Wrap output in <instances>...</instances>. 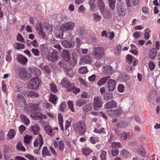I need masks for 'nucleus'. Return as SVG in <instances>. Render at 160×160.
Masks as SVG:
<instances>
[{"mask_svg": "<svg viewBox=\"0 0 160 160\" xmlns=\"http://www.w3.org/2000/svg\"><path fill=\"white\" fill-rule=\"evenodd\" d=\"M113 98V95L111 93H108L104 96V99L106 101H109Z\"/></svg>", "mask_w": 160, "mask_h": 160, "instance_id": "46", "label": "nucleus"}, {"mask_svg": "<svg viewBox=\"0 0 160 160\" xmlns=\"http://www.w3.org/2000/svg\"><path fill=\"white\" fill-rule=\"evenodd\" d=\"M65 74L70 78H72L74 76V72L71 68H68L65 70Z\"/></svg>", "mask_w": 160, "mask_h": 160, "instance_id": "25", "label": "nucleus"}, {"mask_svg": "<svg viewBox=\"0 0 160 160\" xmlns=\"http://www.w3.org/2000/svg\"><path fill=\"white\" fill-rule=\"evenodd\" d=\"M117 13L119 16H124L126 14V11L123 7L120 4H118L116 6Z\"/></svg>", "mask_w": 160, "mask_h": 160, "instance_id": "15", "label": "nucleus"}, {"mask_svg": "<svg viewBox=\"0 0 160 160\" xmlns=\"http://www.w3.org/2000/svg\"><path fill=\"white\" fill-rule=\"evenodd\" d=\"M40 50L42 57L45 58L49 55L50 52L48 48V46L47 44H43L40 46Z\"/></svg>", "mask_w": 160, "mask_h": 160, "instance_id": "7", "label": "nucleus"}, {"mask_svg": "<svg viewBox=\"0 0 160 160\" xmlns=\"http://www.w3.org/2000/svg\"><path fill=\"white\" fill-rule=\"evenodd\" d=\"M17 148L18 151H21L23 152H24L26 151L25 148L20 142H18L17 145Z\"/></svg>", "mask_w": 160, "mask_h": 160, "instance_id": "40", "label": "nucleus"}, {"mask_svg": "<svg viewBox=\"0 0 160 160\" xmlns=\"http://www.w3.org/2000/svg\"><path fill=\"white\" fill-rule=\"evenodd\" d=\"M30 106L32 110H35L38 109L39 105L38 104L36 103H30Z\"/></svg>", "mask_w": 160, "mask_h": 160, "instance_id": "61", "label": "nucleus"}, {"mask_svg": "<svg viewBox=\"0 0 160 160\" xmlns=\"http://www.w3.org/2000/svg\"><path fill=\"white\" fill-rule=\"evenodd\" d=\"M78 80L81 84L83 85L85 87L87 88L90 87L89 83L86 82L82 78L79 77L78 78Z\"/></svg>", "mask_w": 160, "mask_h": 160, "instance_id": "39", "label": "nucleus"}, {"mask_svg": "<svg viewBox=\"0 0 160 160\" xmlns=\"http://www.w3.org/2000/svg\"><path fill=\"white\" fill-rule=\"evenodd\" d=\"M105 113L106 115H108L110 117H114V111L112 110H107L105 112Z\"/></svg>", "mask_w": 160, "mask_h": 160, "instance_id": "58", "label": "nucleus"}, {"mask_svg": "<svg viewBox=\"0 0 160 160\" xmlns=\"http://www.w3.org/2000/svg\"><path fill=\"white\" fill-rule=\"evenodd\" d=\"M103 73L106 74H109L112 71V68L110 66H107L102 67Z\"/></svg>", "mask_w": 160, "mask_h": 160, "instance_id": "23", "label": "nucleus"}, {"mask_svg": "<svg viewBox=\"0 0 160 160\" xmlns=\"http://www.w3.org/2000/svg\"><path fill=\"white\" fill-rule=\"evenodd\" d=\"M117 106V102L114 100H112L106 103L104 107L106 109H112L115 108Z\"/></svg>", "mask_w": 160, "mask_h": 160, "instance_id": "14", "label": "nucleus"}, {"mask_svg": "<svg viewBox=\"0 0 160 160\" xmlns=\"http://www.w3.org/2000/svg\"><path fill=\"white\" fill-rule=\"evenodd\" d=\"M93 17L94 19L96 21H99L101 19V17L98 14L94 13L93 15Z\"/></svg>", "mask_w": 160, "mask_h": 160, "instance_id": "59", "label": "nucleus"}, {"mask_svg": "<svg viewBox=\"0 0 160 160\" xmlns=\"http://www.w3.org/2000/svg\"><path fill=\"white\" fill-rule=\"evenodd\" d=\"M149 68L150 70H153L155 66V63L152 61H150L148 62Z\"/></svg>", "mask_w": 160, "mask_h": 160, "instance_id": "51", "label": "nucleus"}, {"mask_svg": "<svg viewBox=\"0 0 160 160\" xmlns=\"http://www.w3.org/2000/svg\"><path fill=\"white\" fill-rule=\"evenodd\" d=\"M78 34L81 36H84L86 34V32L85 29L83 27H80L78 30Z\"/></svg>", "mask_w": 160, "mask_h": 160, "instance_id": "35", "label": "nucleus"}, {"mask_svg": "<svg viewBox=\"0 0 160 160\" xmlns=\"http://www.w3.org/2000/svg\"><path fill=\"white\" fill-rule=\"evenodd\" d=\"M61 84L67 89V91L70 92L72 90V85L70 83L68 80L66 78H64L61 82Z\"/></svg>", "mask_w": 160, "mask_h": 160, "instance_id": "9", "label": "nucleus"}, {"mask_svg": "<svg viewBox=\"0 0 160 160\" xmlns=\"http://www.w3.org/2000/svg\"><path fill=\"white\" fill-rule=\"evenodd\" d=\"M73 128L75 131L81 135H83L86 132V127L82 121H80L73 124Z\"/></svg>", "mask_w": 160, "mask_h": 160, "instance_id": "1", "label": "nucleus"}, {"mask_svg": "<svg viewBox=\"0 0 160 160\" xmlns=\"http://www.w3.org/2000/svg\"><path fill=\"white\" fill-rule=\"evenodd\" d=\"M32 136L31 135H26L24 138V141L27 144H28L30 142Z\"/></svg>", "mask_w": 160, "mask_h": 160, "instance_id": "37", "label": "nucleus"}, {"mask_svg": "<svg viewBox=\"0 0 160 160\" xmlns=\"http://www.w3.org/2000/svg\"><path fill=\"white\" fill-rule=\"evenodd\" d=\"M51 90L54 92H56L58 91L57 87L56 85L53 82L49 84Z\"/></svg>", "mask_w": 160, "mask_h": 160, "instance_id": "41", "label": "nucleus"}, {"mask_svg": "<svg viewBox=\"0 0 160 160\" xmlns=\"http://www.w3.org/2000/svg\"><path fill=\"white\" fill-rule=\"evenodd\" d=\"M59 58L58 53L56 50L53 51L51 55H48L45 59L52 62L56 61Z\"/></svg>", "mask_w": 160, "mask_h": 160, "instance_id": "10", "label": "nucleus"}, {"mask_svg": "<svg viewBox=\"0 0 160 160\" xmlns=\"http://www.w3.org/2000/svg\"><path fill=\"white\" fill-rule=\"evenodd\" d=\"M93 108L95 110H98L99 108H101L102 105V102L101 98L98 96H96L94 98Z\"/></svg>", "mask_w": 160, "mask_h": 160, "instance_id": "6", "label": "nucleus"}, {"mask_svg": "<svg viewBox=\"0 0 160 160\" xmlns=\"http://www.w3.org/2000/svg\"><path fill=\"white\" fill-rule=\"evenodd\" d=\"M20 118L22 122L24 123L25 125H28L30 123V121L24 115H21Z\"/></svg>", "mask_w": 160, "mask_h": 160, "instance_id": "26", "label": "nucleus"}, {"mask_svg": "<svg viewBox=\"0 0 160 160\" xmlns=\"http://www.w3.org/2000/svg\"><path fill=\"white\" fill-rule=\"evenodd\" d=\"M117 125L118 127H120L121 128H124L128 126V124L125 121H121Z\"/></svg>", "mask_w": 160, "mask_h": 160, "instance_id": "44", "label": "nucleus"}, {"mask_svg": "<svg viewBox=\"0 0 160 160\" xmlns=\"http://www.w3.org/2000/svg\"><path fill=\"white\" fill-rule=\"evenodd\" d=\"M72 120L70 119H69L68 120H66L65 122V129L67 130L68 128H69L71 125V122Z\"/></svg>", "mask_w": 160, "mask_h": 160, "instance_id": "63", "label": "nucleus"}, {"mask_svg": "<svg viewBox=\"0 0 160 160\" xmlns=\"http://www.w3.org/2000/svg\"><path fill=\"white\" fill-rule=\"evenodd\" d=\"M157 51L155 48H153L150 51V57L152 59H154L157 54Z\"/></svg>", "mask_w": 160, "mask_h": 160, "instance_id": "32", "label": "nucleus"}, {"mask_svg": "<svg viewBox=\"0 0 160 160\" xmlns=\"http://www.w3.org/2000/svg\"><path fill=\"white\" fill-rule=\"evenodd\" d=\"M106 152L103 151L100 154V158L101 160H106Z\"/></svg>", "mask_w": 160, "mask_h": 160, "instance_id": "60", "label": "nucleus"}, {"mask_svg": "<svg viewBox=\"0 0 160 160\" xmlns=\"http://www.w3.org/2000/svg\"><path fill=\"white\" fill-rule=\"evenodd\" d=\"M17 60L21 64L25 65L28 62V59L23 55L19 54L17 57Z\"/></svg>", "mask_w": 160, "mask_h": 160, "instance_id": "12", "label": "nucleus"}, {"mask_svg": "<svg viewBox=\"0 0 160 160\" xmlns=\"http://www.w3.org/2000/svg\"><path fill=\"white\" fill-rule=\"evenodd\" d=\"M97 3L98 7L100 11L105 8V4L103 0H98Z\"/></svg>", "mask_w": 160, "mask_h": 160, "instance_id": "27", "label": "nucleus"}, {"mask_svg": "<svg viewBox=\"0 0 160 160\" xmlns=\"http://www.w3.org/2000/svg\"><path fill=\"white\" fill-rule=\"evenodd\" d=\"M75 26L74 22H68L62 24L60 27V29L62 32H68L73 29Z\"/></svg>", "mask_w": 160, "mask_h": 160, "instance_id": "3", "label": "nucleus"}, {"mask_svg": "<svg viewBox=\"0 0 160 160\" xmlns=\"http://www.w3.org/2000/svg\"><path fill=\"white\" fill-rule=\"evenodd\" d=\"M114 117L119 116L122 112V108L119 107L117 109L114 110Z\"/></svg>", "mask_w": 160, "mask_h": 160, "instance_id": "34", "label": "nucleus"}, {"mask_svg": "<svg viewBox=\"0 0 160 160\" xmlns=\"http://www.w3.org/2000/svg\"><path fill=\"white\" fill-rule=\"evenodd\" d=\"M18 74L22 79H28L32 76V74L28 72L26 68H24L19 69Z\"/></svg>", "mask_w": 160, "mask_h": 160, "instance_id": "4", "label": "nucleus"}, {"mask_svg": "<svg viewBox=\"0 0 160 160\" xmlns=\"http://www.w3.org/2000/svg\"><path fill=\"white\" fill-rule=\"evenodd\" d=\"M24 95L28 98H38L39 97V94L33 91H26L24 93Z\"/></svg>", "mask_w": 160, "mask_h": 160, "instance_id": "17", "label": "nucleus"}, {"mask_svg": "<svg viewBox=\"0 0 160 160\" xmlns=\"http://www.w3.org/2000/svg\"><path fill=\"white\" fill-rule=\"evenodd\" d=\"M30 129L32 132L34 134L36 135L39 134L40 130V128L38 124H35L31 126Z\"/></svg>", "mask_w": 160, "mask_h": 160, "instance_id": "18", "label": "nucleus"}, {"mask_svg": "<svg viewBox=\"0 0 160 160\" xmlns=\"http://www.w3.org/2000/svg\"><path fill=\"white\" fill-rule=\"evenodd\" d=\"M144 38L146 39H148L150 36V34L151 33V31H150L149 29L146 28L144 31Z\"/></svg>", "mask_w": 160, "mask_h": 160, "instance_id": "43", "label": "nucleus"}, {"mask_svg": "<svg viewBox=\"0 0 160 160\" xmlns=\"http://www.w3.org/2000/svg\"><path fill=\"white\" fill-rule=\"evenodd\" d=\"M39 28H37V31L38 32L40 37L42 38H44L46 37V35L45 33L42 30L43 28H42L41 24L40 23H39Z\"/></svg>", "mask_w": 160, "mask_h": 160, "instance_id": "22", "label": "nucleus"}, {"mask_svg": "<svg viewBox=\"0 0 160 160\" xmlns=\"http://www.w3.org/2000/svg\"><path fill=\"white\" fill-rule=\"evenodd\" d=\"M17 99L19 102H24L25 101V99L23 96L20 94H18L17 95Z\"/></svg>", "mask_w": 160, "mask_h": 160, "instance_id": "52", "label": "nucleus"}, {"mask_svg": "<svg viewBox=\"0 0 160 160\" xmlns=\"http://www.w3.org/2000/svg\"><path fill=\"white\" fill-rule=\"evenodd\" d=\"M62 56L63 59L67 62H69L70 59V55L68 50H63L62 51Z\"/></svg>", "mask_w": 160, "mask_h": 160, "instance_id": "19", "label": "nucleus"}, {"mask_svg": "<svg viewBox=\"0 0 160 160\" xmlns=\"http://www.w3.org/2000/svg\"><path fill=\"white\" fill-rule=\"evenodd\" d=\"M110 79V77L109 76H107L101 78L98 82L97 84L101 86L104 83H105L108 80H109Z\"/></svg>", "mask_w": 160, "mask_h": 160, "instance_id": "24", "label": "nucleus"}, {"mask_svg": "<svg viewBox=\"0 0 160 160\" xmlns=\"http://www.w3.org/2000/svg\"><path fill=\"white\" fill-rule=\"evenodd\" d=\"M112 156L113 157L117 156L119 152V151L118 149H115L113 148H112Z\"/></svg>", "mask_w": 160, "mask_h": 160, "instance_id": "55", "label": "nucleus"}, {"mask_svg": "<svg viewBox=\"0 0 160 160\" xmlns=\"http://www.w3.org/2000/svg\"><path fill=\"white\" fill-rule=\"evenodd\" d=\"M66 108V105L64 102H62L60 105L59 108L62 112L65 111Z\"/></svg>", "mask_w": 160, "mask_h": 160, "instance_id": "54", "label": "nucleus"}, {"mask_svg": "<svg viewBox=\"0 0 160 160\" xmlns=\"http://www.w3.org/2000/svg\"><path fill=\"white\" fill-rule=\"evenodd\" d=\"M86 101L85 100L80 98L78 99L76 102V106L80 107L86 103Z\"/></svg>", "mask_w": 160, "mask_h": 160, "instance_id": "33", "label": "nucleus"}, {"mask_svg": "<svg viewBox=\"0 0 160 160\" xmlns=\"http://www.w3.org/2000/svg\"><path fill=\"white\" fill-rule=\"evenodd\" d=\"M100 12L103 14L105 18L108 19L112 17V15L111 12L108 9L104 8L101 10Z\"/></svg>", "mask_w": 160, "mask_h": 160, "instance_id": "20", "label": "nucleus"}, {"mask_svg": "<svg viewBox=\"0 0 160 160\" xmlns=\"http://www.w3.org/2000/svg\"><path fill=\"white\" fill-rule=\"evenodd\" d=\"M13 45L14 48L17 49H22L24 48V45L21 43H15Z\"/></svg>", "mask_w": 160, "mask_h": 160, "instance_id": "42", "label": "nucleus"}, {"mask_svg": "<svg viewBox=\"0 0 160 160\" xmlns=\"http://www.w3.org/2000/svg\"><path fill=\"white\" fill-rule=\"evenodd\" d=\"M116 87V82L114 80L110 79L108 82V88L109 91H112Z\"/></svg>", "mask_w": 160, "mask_h": 160, "instance_id": "13", "label": "nucleus"}, {"mask_svg": "<svg viewBox=\"0 0 160 160\" xmlns=\"http://www.w3.org/2000/svg\"><path fill=\"white\" fill-rule=\"evenodd\" d=\"M42 154V157L44 158H45L47 156L50 157L51 156L50 151L48 150L47 147L46 146L43 148Z\"/></svg>", "mask_w": 160, "mask_h": 160, "instance_id": "21", "label": "nucleus"}, {"mask_svg": "<svg viewBox=\"0 0 160 160\" xmlns=\"http://www.w3.org/2000/svg\"><path fill=\"white\" fill-rule=\"evenodd\" d=\"M58 64L62 68H63L65 70L68 68L67 64L62 61H59L58 63Z\"/></svg>", "mask_w": 160, "mask_h": 160, "instance_id": "53", "label": "nucleus"}, {"mask_svg": "<svg viewBox=\"0 0 160 160\" xmlns=\"http://www.w3.org/2000/svg\"><path fill=\"white\" fill-rule=\"evenodd\" d=\"M108 2V5L110 8L112 10L115 9L116 0H107Z\"/></svg>", "mask_w": 160, "mask_h": 160, "instance_id": "30", "label": "nucleus"}, {"mask_svg": "<svg viewBox=\"0 0 160 160\" xmlns=\"http://www.w3.org/2000/svg\"><path fill=\"white\" fill-rule=\"evenodd\" d=\"M120 153L121 154L123 155L126 157H129L130 155L129 152L126 150L124 149L121 151Z\"/></svg>", "mask_w": 160, "mask_h": 160, "instance_id": "57", "label": "nucleus"}, {"mask_svg": "<svg viewBox=\"0 0 160 160\" xmlns=\"http://www.w3.org/2000/svg\"><path fill=\"white\" fill-rule=\"evenodd\" d=\"M41 82V81L38 77H33L31 80L30 88L32 89H37L38 88Z\"/></svg>", "mask_w": 160, "mask_h": 160, "instance_id": "5", "label": "nucleus"}, {"mask_svg": "<svg viewBox=\"0 0 160 160\" xmlns=\"http://www.w3.org/2000/svg\"><path fill=\"white\" fill-rule=\"evenodd\" d=\"M79 72L81 74H83L88 72L87 68L86 67H82L79 69Z\"/></svg>", "mask_w": 160, "mask_h": 160, "instance_id": "49", "label": "nucleus"}, {"mask_svg": "<svg viewBox=\"0 0 160 160\" xmlns=\"http://www.w3.org/2000/svg\"><path fill=\"white\" fill-rule=\"evenodd\" d=\"M104 49L99 47L94 48L93 50L92 55L96 59H100L102 58L104 55Z\"/></svg>", "mask_w": 160, "mask_h": 160, "instance_id": "2", "label": "nucleus"}, {"mask_svg": "<svg viewBox=\"0 0 160 160\" xmlns=\"http://www.w3.org/2000/svg\"><path fill=\"white\" fill-rule=\"evenodd\" d=\"M111 147L114 148L115 149H118L122 147V144L119 142H114L112 143Z\"/></svg>", "mask_w": 160, "mask_h": 160, "instance_id": "31", "label": "nucleus"}, {"mask_svg": "<svg viewBox=\"0 0 160 160\" xmlns=\"http://www.w3.org/2000/svg\"><path fill=\"white\" fill-rule=\"evenodd\" d=\"M42 28H45L49 32L52 31L51 25L48 22H46L41 24Z\"/></svg>", "mask_w": 160, "mask_h": 160, "instance_id": "29", "label": "nucleus"}, {"mask_svg": "<svg viewBox=\"0 0 160 160\" xmlns=\"http://www.w3.org/2000/svg\"><path fill=\"white\" fill-rule=\"evenodd\" d=\"M118 89L120 92H122L124 90V87L122 84H120L118 85Z\"/></svg>", "mask_w": 160, "mask_h": 160, "instance_id": "64", "label": "nucleus"}, {"mask_svg": "<svg viewBox=\"0 0 160 160\" xmlns=\"http://www.w3.org/2000/svg\"><path fill=\"white\" fill-rule=\"evenodd\" d=\"M32 70L35 75L40 76L41 74V71L39 69L36 67L32 68Z\"/></svg>", "mask_w": 160, "mask_h": 160, "instance_id": "48", "label": "nucleus"}, {"mask_svg": "<svg viewBox=\"0 0 160 160\" xmlns=\"http://www.w3.org/2000/svg\"><path fill=\"white\" fill-rule=\"evenodd\" d=\"M92 108V104L89 103L85 105L83 107V110L85 112H87L90 111Z\"/></svg>", "mask_w": 160, "mask_h": 160, "instance_id": "38", "label": "nucleus"}, {"mask_svg": "<svg viewBox=\"0 0 160 160\" xmlns=\"http://www.w3.org/2000/svg\"><path fill=\"white\" fill-rule=\"evenodd\" d=\"M43 144L42 138L41 135L39 134L38 137L36 138L34 143V146L35 147L38 148V150H40Z\"/></svg>", "mask_w": 160, "mask_h": 160, "instance_id": "8", "label": "nucleus"}, {"mask_svg": "<svg viewBox=\"0 0 160 160\" xmlns=\"http://www.w3.org/2000/svg\"><path fill=\"white\" fill-rule=\"evenodd\" d=\"M58 99V97L55 95L51 94L49 98V101L52 103L53 104L56 105L57 103V101Z\"/></svg>", "mask_w": 160, "mask_h": 160, "instance_id": "28", "label": "nucleus"}, {"mask_svg": "<svg viewBox=\"0 0 160 160\" xmlns=\"http://www.w3.org/2000/svg\"><path fill=\"white\" fill-rule=\"evenodd\" d=\"M92 61V58L89 55H86L82 57L79 61L80 64H90Z\"/></svg>", "mask_w": 160, "mask_h": 160, "instance_id": "11", "label": "nucleus"}, {"mask_svg": "<svg viewBox=\"0 0 160 160\" xmlns=\"http://www.w3.org/2000/svg\"><path fill=\"white\" fill-rule=\"evenodd\" d=\"M90 96L89 93L86 91L82 92V94L81 95V97L82 98H89Z\"/></svg>", "mask_w": 160, "mask_h": 160, "instance_id": "50", "label": "nucleus"}, {"mask_svg": "<svg viewBox=\"0 0 160 160\" xmlns=\"http://www.w3.org/2000/svg\"><path fill=\"white\" fill-rule=\"evenodd\" d=\"M122 48V46L120 45H118L117 46L116 49L115 50V53L116 55L118 56L120 55Z\"/></svg>", "mask_w": 160, "mask_h": 160, "instance_id": "45", "label": "nucleus"}, {"mask_svg": "<svg viewBox=\"0 0 160 160\" xmlns=\"http://www.w3.org/2000/svg\"><path fill=\"white\" fill-rule=\"evenodd\" d=\"M94 132L96 133L100 134L102 133L105 132V129L104 128H101L100 129H98L95 128L94 129Z\"/></svg>", "mask_w": 160, "mask_h": 160, "instance_id": "56", "label": "nucleus"}, {"mask_svg": "<svg viewBox=\"0 0 160 160\" xmlns=\"http://www.w3.org/2000/svg\"><path fill=\"white\" fill-rule=\"evenodd\" d=\"M86 10L85 8L83 5H81L78 9V12L79 13H84Z\"/></svg>", "mask_w": 160, "mask_h": 160, "instance_id": "62", "label": "nucleus"}, {"mask_svg": "<svg viewBox=\"0 0 160 160\" xmlns=\"http://www.w3.org/2000/svg\"><path fill=\"white\" fill-rule=\"evenodd\" d=\"M82 152L83 154L87 156L92 152V150L89 148H85L82 149Z\"/></svg>", "mask_w": 160, "mask_h": 160, "instance_id": "36", "label": "nucleus"}, {"mask_svg": "<svg viewBox=\"0 0 160 160\" xmlns=\"http://www.w3.org/2000/svg\"><path fill=\"white\" fill-rule=\"evenodd\" d=\"M137 152L141 157L144 158L146 157V152L142 146L139 145L138 147Z\"/></svg>", "mask_w": 160, "mask_h": 160, "instance_id": "16", "label": "nucleus"}, {"mask_svg": "<svg viewBox=\"0 0 160 160\" xmlns=\"http://www.w3.org/2000/svg\"><path fill=\"white\" fill-rule=\"evenodd\" d=\"M15 135V132L13 129H10L8 134V136L10 139L13 138L14 137Z\"/></svg>", "mask_w": 160, "mask_h": 160, "instance_id": "47", "label": "nucleus"}]
</instances>
